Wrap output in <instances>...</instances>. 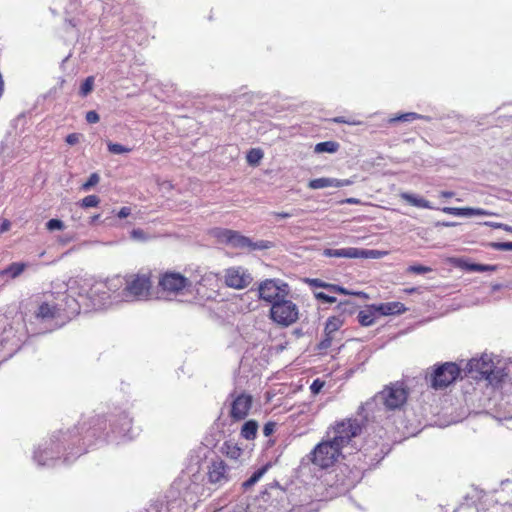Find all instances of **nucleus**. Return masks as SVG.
<instances>
[{
  "mask_svg": "<svg viewBox=\"0 0 512 512\" xmlns=\"http://www.w3.org/2000/svg\"><path fill=\"white\" fill-rule=\"evenodd\" d=\"M94 85V77L89 76L85 79V81L82 83L80 87V95L85 97L87 96L92 90Z\"/></svg>",
  "mask_w": 512,
  "mask_h": 512,
  "instance_id": "72a5a7b5",
  "label": "nucleus"
},
{
  "mask_svg": "<svg viewBox=\"0 0 512 512\" xmlns=\"http://www.w3.org/2000/svg\"><path fill=\"white\" fill-rule=\"evenodd\" d=\"M417 119H423L425 121H430L431 118L429 116H424V115H421V114H418V113H415V112H407V113H403V114H400L398 116H395V117H392L389 119V123H395V122H398V121H401V122H411V121H414V120H417Z\"/></svg>",
  "mask_w": 512,
  "mask_h": 512,
  "instance_id": "c85d7f7f",
  "label": "nucleus"
},
{
  "mask_svg": "<svg viewBox=\"0 0 512 512\" xmlns=\"http://www.w3.org/2000/svg\"><path fill=\"white\" fill-rule=\"evenodd\" d=\"M409 272H413L416 274H425L431 271L430 267L422 266V265H412L408 268Z\"/></svg>",
  "mask_w": 512,
  "mask_h": 512,
  "instance_id": "79ce46f5",
  "label": "nucleus"
},
{
  "mask_svg": "<svg viewBox=\"0 0 512 512\" xmlns=\"http://www.w3.org/2000/svg\"><path fill=\"white\" fill-rule=\"evenodd\" d=\"M400 197L401 199L405 200L412 206L424 209H434V206H432V204L428 200L417 195L408 192H403L400 194Z\"/></svg>",
  "mask_w": 512,
  "mask_h": 512,
  "instance_id": "b1692460",
  "label": "nucleus"
},
{
  "mask_svg": "<svg viewBox=\"0 0 512 512\" xmlns=\"http://www.w3.org/2000/svg\"><path fill=\"white\" fill-rule=\"evenodd\" d=\"M333 339H334L333 336L325 335L324 339L319 343V349H321V350L328 349L331 346Z\"/></svg>",
  "mask_w": 512,
  "mask_h": 512,
  "instance_id": "09e8293b",
  "label": "nucleus"
},
{
  "mask_svg": "<svg viewBox=\"0 0 512 512\" xmlns=\"http://www.w3.org/2000/svg\"><path fill=\"white\" fill-rule=\"evenodd\" d=\"M298 307L286 298L274 302L270 309L271 319L279 325L289 326L298 320Z\"/></svg>",
  "mask_w": 512,
  "mask_h": 512,
  "instance_id": "f8f14e48",
  "label": "nucleus"
},
{
  "mask_svg": "<svg viewBox=\"0 0 512 512\" xmlns=\"http://www.w3.org/2000/svg\"><path fill=\"white\" fill-rule=\"evenodd\" d=\"M225 284L234 289H244L250 285L253 278L247 269L237 266L225 271Z\"/></svg>",
  "mask_w": 512,
  "mask_h": 512,
  "instance_id": "f3484780",
  "label": "nucleus"
},
{
  "mask_svg": "<svg viewBox=\"0 0 512 512\" xmlns=\"http://www.w3.org/2000/svg\"><path fill=\"white\" fill-rule=\"evenodd\" d=\"M130 235L132 239L137 241H146L149 238L142 229H133Z\"/></svg>",
  "mask_w": 512,
  "mask_h": 512,
  "instance_id": "ea45409f",
  "label": "nucleus"
},
{
  "mask_svg": "<svg viewBox=\"0 0 512 512\" xmlns=\"http://www.w3.org/2000/svg\"><path fill=\"white\" fill-rule=\"evenodd\" d=\"M86 121L88 123L94 124L99 121V115L96 111H88L86 113Z\"/></svg>",
  "mask_w": 512,
  "mask_h": 512,
  "instance_id": "8fccbe9b",
  "label": "nucleus"
},
{
  "mask_svg": "<svg viewBox=\"0 0 512 512\" xmlns=\"http://www.w3.org/2000/svg\"><path fill=\"white\" fill-rule=\"evenodd\" d=\"M407 398L408 390L404 383H391L363 404L361 410L366 412L365 417H368L369 413H374L375 408L379 405H382L385 411L400 410L406 404Z\"/></svg>",
  "mask_w": 512,
  "mask_h": 512,
  "instance_id": "7ed1b4c3",
  "label": "nucleus"
},
{
  "mask_svg": "<svg viewBox=\"0 0 512 512\" xmlns=\"http://www.w3.org/2000/svg\"><path fill=\"white\" fill-rule=\"evenodd\" d=\"M353 184V181L350 179H336V178H329V177H322V178H316L312 179L308 183V187L310 189H323L328 187H334V188H341L345 186H350Z\"/></svg>",
  "mask_w": 512,
  "mask_h": 512,
  "instance_id": "aec40b11",
  "label": "nucleus"
},
{
  "mask_svg": "<svg viewBox=\"0 0 512 512\" xmlns=\"http://www.w3.org/2000/svg\"><path fill=\"white\" fill-rule=\"evenodd\" d=\"M37 321L49 325L47 330H53L63 326L66 321L62 314V304L59 303H42L35 315Z\"/></svg>",
  "mask_w": 512,
  "mask_h": 512,
  "instance_id": "ddd939ff",
  "label": "nucleus"
},
{
  "mask_svg": "<svg viewBox=\"0 0 512 512\" xmlns=\"http://www.w3.org/2000/svg\"><path fill=\"white\" fill-rule=\"evenodd\" d=\"M346 203L348 204H358L359 203V200L356 199V198H348L345 200Z\"/></svg>",
  "mask_w": 512,
  "mask_h": 512,
  "instance_id": "69168bd1",
  "label": "nucleus"
},
{
  "mask_svg": "<svg viewBox=\"0 0 512 512\" xmlns=\"http://www.w3.org/2000/svg\"><path fill=\"white\" fill-rule=\"evenodd\" d=\"M258 431V423L255 420L246 421L241 428V436L246 440H253L256 438Z\"/></svg>",
  "mask_w": 512,
  "mask_h": 512,
  "instance_id": "cd10ccee",
  "label": "nucleus"
},
{
  "mask_svg": "<svg viewBox=\"0 0 512 512\" xmlns=\"http://www.w3.org/2000/svg\"><path fill=\"white\" fill-rule=\"evenodd\" d=\"M100 181V177L97 173H92L88 180L82 184L81 189L84 191H89L93 186L97 185Z\"/></svg>",
  "mask_w": 512,
  "mask_h": 512,
  "instance_id": "c9c22d12",
  "label": "nucleus"
},
{
  "mask_svg": "<svg viewBox=\"0 0 512 512\" xmlns=\"http://www.w3.org/2000/svg\"><path fill=\"white\" fill-rule=\"evenodd\" d=\"M131 430L132 419L124 411L109 419L97 415L83 421L80 427L52 434L34 451L33 459L39 466H55L61 459L69 464L97 442L118 443L131 439Z\"/></svg>",
  "mask_w": 512,
  "mask_h": 512,
  "instance_id": "f257e3e1",
  "label": "nucleus"
},
{
  "mask_svg": "<svg viewBox=\"0 0 512 512\" xmlns=\"http://www.w3.org/2000/svg\"><path fill=\"white\" fill-rule=\"evenodd\" d=\"M485 225L495 228V229H503L507 232L512 233V226H509L507 224L498 223V222H485Z\"/></svg>",
  "mask_w": 512,
  "mask_h": 512,
  "instance_id": "c03bdc74",
  "label": "nucleus"
},
{
  "mask_svg": "<svg viewBox=\"0 0 512 512\" xmlns=\"http://www.w3.org/2000/svg\"><path fill=\"white\" fill-rule=\"evenodd\" d=\"M495 417L499 420L512 419V392L502 393L495 403Z\"/></svg>",
  "mask_w": 512,
  "mask_h": 512,
  "instance_id": "6ab92c4d",
  "label": "nucleus"
},
{
  "mask_svg": "<svg viewBox=\"0 0 512 512\" xmlns=\"http://www.w3.org/2000/svg\"><path fill=\"white\" fill-rule=\"evenodd\" d=\"M213 235L220 243H224L231 246L232 248L248 252L256 250H267L273 247V243L270 241H253L249 237H246L239 232L230 229H215Z\"/></svg>",
  "mask_w": 512,
  "mask_h": 512,
  "instance_id": "0eeeda50",
  "label": "nucleus"
},
{
  "mask_svg": "<svg viewBox=\"0 0 512 512\" xmlns=\"http://www.w3.org/2000/svg\"><path fill=\"white\" fill-rule=\"evenodd\" d=\"M111 278L90 284L87 281L79 283V296L85 299V309H102L120 302L114 301Z\"/></svg>",
  "mask_w": 512,
  "mask_h": 512,
  "instance_id": "20e7f679",
  "label": "nucleus"
},
{
  "mask_svg": "<svg viewBox=\"0 0 512 512\" xmlns=\"http://www.w3.org/2000/svg\"><path fill=\"white\" fill-rule=\"evenodd\" d=\"M467 270L469 271H472V272H486V271H493L495 270V267L494 266H490V265H484V264H468L467 265Z\"/></svg>",
  "mask_w": 512,
  "mask_h": 512,
  "instance_id": "e433bc0d",
  "label": "nucleus"
},
{
  "mask_svg": "<svg viewBox=\"0 0 512 512\" xmlns=\"http://www.w3.org/2000/svg\"><path fill=\"white\" fill-rule=\"evenodd\" d=\"M490 246L498 251H512V242H494Z\"/></svg>",
  "mask_w": 512,
  "mask_h": 512,
  "instance_id": "58836bf2",
  "label": "nucleus"
},
{
  "mask_svg": "<svg viewBox=\"0 0 512 512\" xmlns=\"http://www.w3.org/2000/svg\"><path fill=\"white\" fill-rule=\"evenodd\" d=\"M100 203V199L96 195H88L84 197L80 202L79 205L82 208H91L96 207Z\"/></svg>",
  "mask_w": 512,
  "mask_h": 512,
  "instance_id": "2f4dec72",
  "label": "nucleus"
},
{
  "mask_svg": "<svg viewBox=\"0 0 512 512\" xmlns=\"http://www.w3.org/2000/svg\"><path fill=\"white\" fill-rule=\"evenodd\" d=\"M192 285V280L181 273L167 271L159 277L158 287L167 299H173L184 294Z\"/></svg>",
  "mask_w": 512,
  "mask_h": 512,
  "instance_id": "1a4fd4ad",
  "label": "nucleus"
},
{
  "mask_svg": "<svg viewBox=\"0 0 512 512\" xmlns=\"http://www.w3.org/2000/svg\"><path fill=\"white\" fill-rule=\"evenodd\" d=\"M11 227V223L9 220L5 219L1 225H0V233H4L6 231H8Z\"/></svg>",
  "mask_w": 512,
  "mask_h": 512,
  "instance_id": "680f3d73",
  "label": "nucleus"
},
{
  "mask_svg": "<svg viewBox=\"0 0 512 512\" xmlns=\"http://www.w3.org/2000/svg\"><path fill=\"white\" fill-rule=\"evenodd\" d=\"M276 428V423L274 422H267L263 427V434L268 437L270 436Z\"/></svg>",
  "mask_w": 512,
  "mask_h": 512,
  "instance_id": "de8ad7c7",
  "label": "nucleus"
},
{
  "mask_svg": "<svg viewBox=\"0 0 512 512\" xmlns=\"http://www.w3.org/2000/svg\"><path fill=\"white\" fill-rule=\"evenodd\" d=\"M333 122H335V123H344V124H349V125H359L361 123L360 121L347 119V118H345L343 116L335 117L333 119Z\"/></svg>",
  "mask_w": 512,
  "mask_h": 512,
  "instance_id": "49530a36",
  "label": "nucleus"
},
{
  "mask_svg": "<svg viewBox=\"0 0 512 512\" xmlns=\"http://www.w3.org/2000/svg\"><path fill=\"white\" fill-rule=\"evenodd\" d=\"M26 266L27 265L25 263L14 262V263L10 264L4 270L0 271V277L8 276L11 279H15L23 273Z\"/></svg>",
  "mask_w": 512,
  "mask_h": 512,
  "instance_id": "bb28decb",
  "label": "nucleus"
},
{
  "mask_svg": "<svg viewBox=\"0 0 512 512\" xmlns=\"http://www.w3.org/2000/svg\"><path fill=\"white\" fill-rule=\"evenodd\" d=\"M274 215L278 218H290L298 215L297 210H293L292 212H275Z\"/></svg>",
  "mask_w": 512,
  "mask_h": 512,
  "instance_id": "6e6d98bb",
  "label": "nucleus"
},
{
  "mask_svg": "<svg viewBox=\"0 0 512 512\" xmlns=\"http://www.w3.org/2000/svg\"><path fill=\"white\" fill-rule=\"evenodd\" d=\"M360 251L363 252L364 255L359 256L358 258H376L380 254L377 250L360 249Z\"/></svg>",
  "mask_w": 512,
  "mask_h": 512,
  "instance_id": "3c124183",
  "label": "nucleus"
},
{
  "mask_svg": "<svg viewBox=\"0 0 512 512\" xmlns=\"http://www.w3.org/2000/svg\"><path fill=\"white\" fill-rule=\"evenodd\" d=\"M229 415L234 421H240L247 417L252 407V396L247 393L233 392L229 395Z\"/></svg>",
  "mask_w": 512,
  "mask_h": 512,
  "instance_id": "dca6fc26",
  "label": "nucleus"
},
{
  "mask_svg": "<svg viewBox=\"0 0 512 512\" xmlns=\"http://www.w3.org/2000/svg\"><path fill=\"white\" fill-rule=\"evenodd\" d=\"M374 307L377 311L378 316L379 315L388 316V315L401 314V313L405 312V310H406L404 304H402L400 302L382 303L379 305H374Z\"/></svg>",
  "mask_w": 512,
  "mask_h": 512,
  "instance_id": "4be33fe9",
  "label": "nucleus"
},
{
  "mask_svg": "<svg viewBox=\"0 0 512 512\" xmlns=\"http://www.w3.org/2000/svg\"><path fill=\"white\" fill-rule=\"evenodd\" d=\"M357 454H358V459H360L361 456H364L365 458H367V455L363 451H359ZM374 460H375L374 458H369V460L365 459V466L370 467L371 465H373Z\"/></svg>",
  "mask_w": 512,
  "mask_h": 512,
  "instance_id": "052dcab7",
  "label": "nucleus"
},
{
  "mask_svg": "<svg viewBox=\"0 0 512 512\" xmlns=\"http://www.w3.org/2000/svg\"><path fill=\"white\" fill-rule=\"evenodd\" d=\"M315 297L318 299V300H321L325 303H334L336 302V298L330 294H326L324 292H315L314 293Z\"/></svg>",
  "mask_w": 512,
  "mask_h": 512,
  "instance_id": "a19ab883",
  "label": "nucleus"
},
{
  "mask_svg": "<svg viewBox=\"0 0 512 512\" xmlns=\"http://www.w3.org/2000/svg\"><path fill=\"white\" fill-rule=\"evenodd\" d=\"M323 255L326 257H337V258H358L364 255L359 248L348 247L341 249H325Z\"/></svg>",
  "mask_w": 512,
  "mask_h": 512,
  "instance_id": "412c9836",
  "label": "nucleus"
},
{
  "mask_svg": "<svg viewBox=\"0 0 512 512\" xmlns=\"http://www.w3.org/2000/svg\"><path fill=\"white\" fill-rule=\"evenodd\" d=\"M191 280H192V283L194 282L198 286L214 288L215 286H217L219 277H218L217 273L204 272L203 274L200 275L199 278H197V276H195Z\"/></svg>",
  "mask_w": 512,
  "mask_h": 512,
  "instance_id": "5701e85b",
  "label": "nucleus"
},
{
  "mask_svg": "<svg viewBox=\"0 0 512 512\" xmlns=\"http://www.w3.org/2000/svg\"><path fill=\"white\" fill-rule=\"evenodd\" d=\"M308 283L311 287L324 288L329 293H340V294H345V295L349 294V292L345 288L335 285V284L326 283L320 279H316V278L309 279Z\"/></svg>",
  "mask_w": 512,
  "mask_h": 512,
  "instance_id": "393cba45",
  "label": "nucleus"
},
{
  "mask_svg": "<svg viewBox=\"0 0 512 512\" xmlns=\"http://www.w3.org/2000/svg\"><path fill=\"white\" fill-rule=\"evenodd\" d=\"M494 213L484 210L482 208H473V216H492Z\"/></svg>",
  "mask_w": 512,
  "mask_h": 512,
  "instance_id": "5fc2aeb1",
  "label": "nucleus"
},
{
  "mask_svg": "<svg viewBox=\"0 0 512 512\" xmlns=\"http://www.w3.org/2000/svg\"><path fill=\"white\" fill-rule=\"evenodd\" d=\"M342 326V321L338 317H330L325 325L324 334L327 336H333Z\"/></svg>",
  "mask_w": 512,
  "mask_h": 512,
  "instance_id": "7c9ffc66",
  "label": "nucleus"
},
{
  "mask_svg": "<svg viewBox=\"0 0 512 512\" xmlns=\"http://www.w3.org/2000/svg\"><path fill=\"white\" fill-rule=\"evenodd\" d=\"M361 425L356 419H345L337 422L327 431L326 437L330 438L334 443L343 450L353 438L361 432Z\"/></svg>",
  "mask_w": 512,
  "mask_h": 512,
  "instance_id": "9d476101",
  "label": "nucleus"
},
{
  "mask_svg": "<svg viewBox=\"0 0 512 512\" xmlns=\"http://www.w3.org/2000/svg\"><path fill=\"white\" fill-rule=\"evenodd\" d=\"M76 286L70 285L68 290L61 294V299L59 300V304H62V314L65 317V321L67 322L72 317L80 313L81 307H85V299L79 296V283Z\"/></svg>",
  "mask_w": 512,
  "mask_h": 512,
  "instance_id": "4468645a",
  "label": "nucleus"
},
{
  "mask_svg": "<svg viewBox=\"0 0 512 512\" xmlns=\"http://www.w3.org/2000/svg\"><path fill=\"white\" fill-rule=\"evenodd\" d=\"M440 195L441 197L450 198L454 196V193L451 191H442Z\"/></svg>",
  "mask_w": 512,
  "mask_h": 512,
  "instance_id": "e2e57ef3",
  "label": "nucleus"
},
{
  "mask_svg": "<svg viewBox=\"0 0 512 512\" xmlns=\"http://www.w3.org/2000/svg\"><path fill=\"white\" fill-rule=\"evenodd\" d=\"M149 512H165V511H163V509H158L156 505H152L149 508Z\"/></svg>",
  "mask_w": 512,
  "mask_h": 512,
  "instance_id": "338daca9",
  "label": "nucleus"
},
{
  "mask_svg": "<svg viewBox=\"0 0 512 512\" xmlns=\"http://www.w3.org/2000/svg\"><path fill=\"white\" fill-rule=\"evenodd\" d=\"M263 158V152L260 149H251L247 154V162L256 165Z\"/></svg>",
  "mask_w": 512,
  "mask_h": 512,
  "instance_id": "473e14b6",
  "label": "nucleus"
},
{
  "mask_svg": "<svg viewBox=\"0 0 512 512\" xmlns=\"http://www.w3.org/2000/svg\"><path fill=\"white\" fill-rule=\"evenodd\" d=\"M114 301L136 302L147 300L150 296L152 282L149 273H134L111 277Z\"/></svg>",
  "mask_w": 512,
  "mask_h": 512,
  "instance_id": "f03ea898",
  "label": "nucleus"
},
{
  "mask_svg": "<svg viewBox=\"0 0 512 512\" xmlns=\"http://www.w3.org/2000/svg\"><path fill=\"white\" fill-rule=\"evenodd\" d=\"M466 373L475 380H486L491 386H499L505 382L507 374L503 368L496 367L493 357L484 353L479 358H472L465 367Z\"/></svg>",
  "mask_w": 512,
  "mask_h": 512,
  "instance_id": "39448f33",
  "label": "nucleus"
},
{
  "mask_svg": "<svg viewBox=\"0 0 512 512\" xmlns=\"http://www.w3.org/2000/svg\"><path fill=\"white\" fill-rule=\"evenodd\" d=\"M220 452L233 462L231 465H235L236 470L244 462L243 449L232 440L225 441L220 447Z\"/></svg>",
  "mask_w": 512,
  "mask_h": 512,
  "instance_id": "a211bd4d",
  "label": "nucleus"
},
{
  "mask_svg": "<svg viewBox=\"0 0 512 512\" xmlns=\"http://www.w3.org/2000/svg\"><path fill=\"white\" fill-rule=\"evenodd\" d=\"M131 214V208L130 207H127V206H124L122 207L118 213H117V216L121 219L123 218H126L128 217L129 215Z\"/></svg>",
  "mask_w": 512,
  "mask_h": 512,
  "instance_id": "4d7b16f0",
  "label": "nucleus"
},
{
  "mask_svg": "<svg viewBox=\"0 0 512 512\" xmlns=\"http://www.w3.org/2000/svg\"><path fill=\"white\" fill-rule=\"evenodd\" d=\"M461 368L454 362L435 364L427 368L425 380L434 390H443L453 384L460 376Z\"/></svg>",
  "mask_w": 512,
  "mask_h": 512,
  "instance_id": "423d86ee",
  "label": "nucleus"
},
{
  "mask_svg": "<svg viewBox=\"0 0 512 512\" xmlns=\"http://www.w3.org/2000/svg\"><path fill=\"white\" fill-rule=\"evenodd\" d=\"M473 216V208L464 207L461 208L460 217H471Z\"/></svg>",
  "mask_w": 512,
  "mask_h": 512,
  "instance_id": "bf43d9fd",
  "label": "nucleus"
},
{
  "mask_svg": "<svg viewBox=\"0 0 512 512\" xmlns=\"http://www.w3.org/2000/svg\"><path fill=\"white\" fill-rule=\"evenodd\" d=\"M108 150L112 154H123V153H129L131 151V148H128L126 146H123L118 143H112L109 142L107 144Z\"/></svg>",
  "mask_w": 512,
  "mask_h": 512,
  "instance_id": "f704fd0d",
  "label": "nucleus"
},
{
  "mask_svg": "<svg viewBox=\"0 0 512 512\" xmlns=\"http://www.w3.org/2000/svg\"><path fill=\"white\" fill-rule=\"evenodd\" d=\"M256 480L253 477H249L246 481L243 482L242 487L247 490L256 484Z\"/></svg>",
  "mask_w": 512,
  "mask_h": 512,
  "instance_id": "13d9d810",
  "label": "nucleus"
},
{
  "mask_svg": "<svg viewBox=\"0 0 512 512\" xmlns=\"http://www.w3.org/2000/svg\"><path fill=\"white\" fill-rule=\"evenodd\" d=\"M378 314L374 305L369 306L365 310L358 313V321L362 326H370L375 323Z\"/></svg>",
  "mask_w": 512,
  "mask_h": 512,
  "instance_id": "a878e982",
  "label": "nucleus"
},
{
  "mask_svg": "<svg viewBox=\"0 0 512 512\" xmlns=\"http://www.w3.org/2000/svg\"><path fill=\"white\" fill-rule=\"evenodd\" d=\"M339 149V143L335 141H325L317 143L314 147L315 153H335Z\"/></svg>",
  "mask_w": 512,
  "mask_h": 512,
  "instance_id": "c756f323",
  "label": "nucleus"
},
{
  "mask_svg": "<svg viewBox=\"0 0 512 512\" xmlns=\"http://www.w3.org/2000/svg\"><path fill=\"white\" fill-rule=\"evenodd\" d=\"M236 476V466L227 464L219 457L212 459L207 466L208 482L216 487L226 485L233 481Z\"/></svg>",
  "mask_w": 512,
  "mask_h": 512,
  "instance_id": "9b49d317",
  "label": "nucleus"
},
{
  "mask_svg": "<svg viewBox=\"0 0 512 512\" xmlns=\"http://www.w3.org/2000/svg\"><path fill=\"white\" fill-rule=\"evenodd\" d=\"M290 293L289 285L279 279H266L259 285V296L264 301L271 303L286 298Z\"/></svg>",
  "mask_w": 512,
  "mask_h": 512,
  "instance_id": "2eb2a0df",
  "label": "nucleus"
},
{
  "mask_svg": "<svg viewBox=\"0 0 512 512\" xmlns=\"http://www.w3.org/2000/svg\"><path fill=\"white\" fill-rule=\"evenodd\" d=\"M3 92H4V81H3L2 75L0 74V98L3 95Z\"/></svg>",
  "mask_w": 512,
  "mask_h": 512,
  "instance_id": "0e129e2a",
  "label": "nucleus"
},
{
  "mask_svg": "<svg viewBox=\"0 0 512 512\" xmlns=\"http://www.w3.org/2000/svg\"><path fill=\"white\" fill-rule=\"evenodd\" d=\"M323 386V381H321L320 379H315L310 386L311 393L313 395L318 394L322 390Z\"/></svg>",
  "mask_w": 512,
  "mask_h": 512,
  "instance_id": "37998d69",
  "label": "nucleus"
},
{
  "mask_svg": "<svg viewBox=\"0 0 512 512\" xmlns=\"http://www.w3.org/2000/svg\"><path fill=\"white\" fill-rule=\"evenodd\" d=\"M268 468H269V465H268V464H267V465H264V466H262V467H260L259 469H257V470H256V471L251 475V477H253V478L256 480V482H258V481H259V480L264 476V474L267 472Z\"/></svg>",
  "mask_w": 512,
  "mask_h": 512,
  "instance_id": "a18cd8bd",
  "label": "nucleus"
},
{
  "mask_svg": "<svg viewBox=\"0 0 512 512\" xmlns=\"http://www.w3.org/2000/svg\"><path fill=\"white\" fill-rule=\"evenodd\" d=\"M99 218H100V215H99V214L92 216V217L90 218V223H91V224L96 223V222L99 220Z\"/></svg>",
  "mask_w": 512,
  "mask_h": 512,
  "instance_id": "774afa93",
  "label": "nucleus"
},
{
  "mask_svg": "<svg viewBox=\"0 0 512 512\" xmlns=\"http://www.w3.org/2000/svg\"><path fill=\"white\" fill-rule=\"evenodd\" d=\"M441 210H442V212H444L446 214H450V215H454V216H459L460 217L461 208H458V207H444Z\"/></svg>",
  "mask_w": 512,
  "mask_h": 512,
  "instance_id": "603ef678",
  "label": "nucleus"
},
{
  "mask_svg": "<svg viewBox=\"0 0 512 512\" xmlns=\"http://www.w3.org/2000/svg\"><path fill=\"white\" fill-rule=\"evenodd\" d=\"M80 135L77 133H71L66 137V142L69 145H75L79 142Z\"/></svg>",
  "mask_w": 512,
  "mask_h": 512,
  "instance_id": "864d4df0",
  "label": "nucleus"
},
{
  "mask_svg": "<svg viewBox=\"0 0 512 512\" xmlns=\"http://www.w3.org/2000/svg\"><path fill=\"white\" fill-rule=\"evenodd\" d=\"M342 455V449L338 444L326 437L311 451L309 459L315 466L326 469L333 466Z\"/></svg>",
  "mask_w": 512,
  "mask_h": 512,
  "instance_id": "6e6552de",
  "label": "nucleus"
},
{
  "mask_svg": "<svg viewBox=\"0 0 512 512\" xmlns=\"http://www.w3.org/2000/svg\"><path fill=\"white\" fill-rule=\"evenodd\" d=\"M46 228L50 231L64 229V223L59 219H50L46 223Z\"/></svg>",
  "mask_w": 512,
  "mask_h": 512,
  "instance_id": "4c0bfd02",
  "label": "nucleus"
}]
</instances>
